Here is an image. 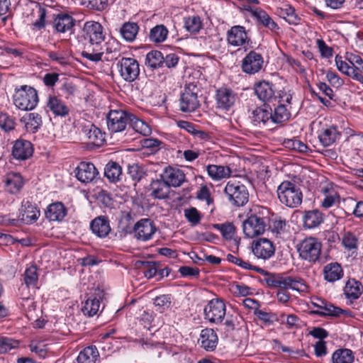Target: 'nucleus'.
Masks as SVG:
<instances>
[{"label":"nucleus","mask_w":363,"mask_h":363,"mask_svg":"<svg viewBox=\"0 0 363 363\" xmlns=\"http://www.w3.org/2000/svg\"><path fill=\"white\" fill-rule=\"evenodd\" d=\"M82 31L84 43L81 56L94 62L102 60L105 34L101 24L96 21H87L84 23Z\"/></svg>","instance_id":"f257e3e1"},{"label":"nucleus","mask_w":363,"mask_h":363,"mask_svg":"<svg viewBox=\"0 0 363 363\" xmlns=\"http://www.w3.org/2000/svg\"><path fill=\"white\" fill-rule=\"evenodd\" d=\"M270 220V211L266 207L254 206L242 223L245 235L253 238L263 234Z\"/></svg>","instance_id":"f03ea898"},{"label":"nucleus","mask_w":363,"mask_h":363,"mask_svg":"<svg viewBox=\"0 0 363 363\" xmlns=\"http://www.w3.org/2000/svg\"><path fill=\"white\" fill-rule=\"evenodd\" d=\"M268 286L280 289H292L298 292H306L308 286L304 280L297 277H290L284 274H269L264 278Z\"/></svg>","instance_id":"7ed1b4c3"},{"label":"nucleus","mask_w":363,"mask_h":363,"mask_svg":"<svg viewBox=\"0 0 363 363\" xmlns=\"http://www.w3.org/2000/svg\"><path fill=\"white\" fill-rule=\"evenodd\" d=\"M277 193L279 201L289 208H297L302 203L303 193L300 187L290 181L282 182Z\"/></svg>","instance_id":"20e7f679"},{"label":"nucleus","mask_w":363,"mask_h":363,"mask_svg":"<svg viewBox=\"0 0 363 363\" xmlns=\"http://www.w3.org/2000/svg\"><path fill=\"white\" fill-rule=\"evenodd\" d=\"M13 100L16 107L22 111L34 109L39 101L37 90L28 85L16 88Z\"/></svg>","instance_id":"39448f33"},{"label":"nucleus","mask_w":363,"mask_h":363,"mask_svg":"<svg viewBox=\"0 0 363 363\" xmlns=\"http://www.w3.org/2000/svg\"><path fill=\"white\" fill-rule=\"evenodd\" d=\"M224 193L230 203L234 206H243L248 202V190L240 182L229 181L225 185Z\"/></svg>","instance_id":"423d86ee"},{"label":"nucleus","mask_w":363,"mask_h":363,"mask_svg":"<svg viewBox=\"0 0 363 363\" xmlns=\"http://www.w3.org/2000/svg\"><path fill=\"white\" fill-rule=\"evenodd\" d=\"M297 250L302 259L314 264L320 260L322 243L315 238H306L301 242Z\"/></svg>","instance_id":"0eeeda50"},{"label":"nucleus","mask_w":363,"mask_h":363,"mask_svg":"<svg viewBox=\"0 0 363 363\" xmlns=\"http://www.w3.org/2000/svg\"><path fill=\"white\" fill-rule=\"evenodd\" d=\"M199 92V88L193 83H189L185 86L179 99L181 111L184 113L193 112L200 106L198 97Z\"/></svg>","instance_id":"6e6552de"},{"label":"nucleus","mask_w":363,"mask_h":363,"mask_svg":"<svg viewBox=\"0 0 363 363\" xmlns=\"http://www.w3.org/2000/svg\"><path fill=\"white\" fill-rule=\"evenodd\" d=\"M120 76L127 82L136 80L140 74L139 62L133 57H122L117 63Z\"/></svg>","instance_id":"1a4fd4ad"},{"label":"nucleus","mask_w":363,"mask_h":363,"mask_svg":"<svg viewBox=\"0 0 363 363\" xmlns=\"http://www.w3.org/2000/svg\"><path fill=\"white\" fill-rule=\"evenodd\" d=\"M130 113L123 110H111L106 115L107 128L111 133L125 130L128 125Z\"/></svg>","instance_id":"9d476101"},{"label":"nucleus","mask_w":363,"mask_h":363,"mask_svg":"<svg viewBox=\"0 0 363 363\" xmlns=\"http://www.w3.org/2000/svg\"><path fill=\"white\" fill-rule=\"evenodd\" d=\"M225 303L218 298L211 300L204 308L205 318L211 323H220L225 315Z\"/></svg>","instance_id":"9b49d317"},{"label":"nucleus","mask_w":363,"mask_h":363,"mask_svg":"<svg viewBox=\"0 0 363 363\" xmlns=\"http://www.w3.org/2000/svg\"><path fill=\"white\" fill-rule=\"evenodd\" d=\"M254 91L257 98L266 104L277 101V90L272 82L262 80L255 84Z\"/></svg>","instance_id":"f8f14e48"},{"label":"nucleus","mask_w":363,"mask_h":363,"mask_svg":"<svg viewBox=\"0 0 363 363\" xmlns=\"http://www.w3.org/2000/svg\"><path fill=\"white\" fill-rule=\"evenodd\" d=\"M133 231L138 240L147 241L152 239L157 231V228L151 219L143 218L135 224Z\"/></svg>","instance_id":"ddd939ff"},{"label":"nucleus","mask_w":363,"mask_h":363,"mask_svg":"<svg viewBox=\"0 0 363 363\" xmlns=\"http://www.w3.org/2000/svg\"><path fill=\"white\" fill-rule=\"evenodd\" d=\"M75 26L76 20L67 12L62 11L53 15L52 27L57 33L70 32L72 33Z\"/></svg>","instance_id":"4468645a"},{"label":"nucleus","mask_w":363,"mask_h":363,"mask_svg":"<svg viewBox=\"0 0 363 363\" xmlns=\"http://www.w3.org/2000/svg\"><path fill=\"white\" fill-rule=\"evenodd\" d=\"M264 60L261 54L251 50L242 59L241 68L243 72L248 74H255L262 68Z\"/></svg>","instance_id":"2eb2a0df"},{"label":"nucleus","mask_w":363,"mask_h":363,"mask_svg":"<svg viewBox=\"0 0 363 363\" xmlns=\"http://www.w3.org/2000/svg\"><path fill=\"white\" fill-rule=\"evenodd\" d=\"M238 99V96L233 90L227 87H220L216 90V101L218 109L228 111Z\"/></svg>","instance_id":"dca6fc26"},{"label":"nucleus","mask_w":363,"mask_h":363,"mask_svg":"<svg viewBox=\"0 0 363 363\" xmlns=\"http://www.w3.org/2000/svg\"><path fill=\"white\" fill-rule=\"evenodd\" d=\"M320 192L323 194L320 206L324 209L339 206L340 203L341 197L337 188L333 184H329L322 187Z\"/></svg>","instance_id":"f3484780"},{"label":"nucleus","mask_w":363,"mask_h":363,"mask_svg":"<svg viewBox=\"0 0 363 363\" xmlns=\"http://www.w3.org/2000/svg\"><path fill=\"white\" fill-rule=\"evenodd\" d=\"M32 143L26 140H16L12 147L11 155L16 160H26L33 155Z\"/></svg>","instance_id":"a211bd4d"},{"label":"nucleus","mask_w":363,"mask_h":363,"mask_svg":"<svg viewBox=\"0 0 363 363\" xmlns=\"http://www.w3.org/2000/svg\"><path fill=\"white\" fill-rule=\"evenodd\" d=\"M160 177L169 187L180 186L184 182L186 178L185 174L182 169L170 166L164 168Z\"/></svg>","instance_id":"6ab92c4d"},{"label":"nucleus","mask_w":363,"mask_h":363,"mask_svg":"<svg viewBox=\"0 0 363 363\" xmlns=\"http://www.w3.org/2000/svg\"><path fill=\"white\" fill-rule=\"evenodd\" d=\"M77 179L82 183L91 182L99 174L93 163L82 162L75 170Z\"/></svg>","instance_id":"aec40b11"},{"label":"nucleus","mask_w":363,"mask_h":363,"mask_svg":"<svg viewBox=\"0 0 363 363\" xmlns=\"http://www.w3.org/2000/svg\"><path fill=\"white\" fill-rule=\"evenodd\" d=\"M252 252L257 258L268 259L274 255L275 247L269 240L261 238L253 245Z\"/></svg>","instance_id":"412c9836"},{"label":"nucleus","mask_w":363,"mask_h":363,"mask_svg":"<svg viewBox=\"0 0 363 363\" xmlns=\"http://www.w3.org/2000/svg\"><path fill=\"white\" fill-rule=\"evenodd\" d=\"M92 233L99 238H106L111 231L110 220L107 216H100L90 223Z\"/></svg>","instance_id":"4be33fe9"},{"label":"nucleus","mask_w":363,"mask_h":363,"mask_svg":"<svg viewBox=\"0 0 363 363\" xmlns=\"http://www.w3.org/2000/svg\"><path fill=\"white\" fill-rule=\"evenodd\" d=\"M227 41L228 44L234 47L244 45L249 38L245 27L234 26L227 32Z\"/></svg>","instance_id":"5701e85b"},{"label":"nucleus","mask_w":363,"mask_h":363,"mask_svg":"<svg viewBox=\"0 0 363 363\" xmlns=\"http://www.w3.org/2000/svg\"><path fill=\"white\" fill-rule=\"evenodd\" d=\"M218 337L216 333L211 328L203 329L198 340L200 346L206 351H213L218 344Z\"/></svg>","instance_id":"b1692460"},{"label":"nucleus","mask_w":363,"mask_h":363,"mask_svg":"<svg viewBox=\"0 0 363 363\" xmlns=\"http://www.w3.org/2000/svg\"><path fill=\"white\" fill-rule=\"evenodd\" d=\"M252 120L255 125L259 126L272 123V108L267 104L257 107L252 113Z\"/></svg>","instance_id":"393cba45"},{"label":"nucleus","mask_w":363,"mask_h":363,"mask_svg":"<svg viewBox=\"0 0 363 363\" xmlns=\"http://www.w3.org/2000/svg\"><path fill=\"white\" fill-rule=\"evenodd\" d=\"M3 181L6 191L11 194L18 193L24 184L22 176L16 172L8 173Z\"/></svg>","instance_id":"a878e982"},{"label":"nucleus","mask_w":363,"mask_h":363,"mask_svg":"<svg viewBox=\"0 0 363 363\" xmlns=\"http://www.w3.org/2000/svg\"><path fill=\"white\" fill-rule=\"evenodd\" d=\"M83 133L88 140V143L96 147H101L105 142V133L95 126L94 124L85 125L83 128Z\"/></svg>","instance_id":"bb28decb"},{"label":"nucleus","mask_w":363,"mask_h":363,"mask_svg":"<svg viewBox=\"0 0 363 363\" xmlns=\"http://www.w3.org/2000/svg\"><path fill=\"white\" fill-rule=\"evenodd\" d=\"M47 107L55 116L65 117L69 112L66 104L56 96H49Z\"/></svg>","instance_id":"cd10ccee"},{"label":"nucleus","mask_w":363,"mask_h":363,"mask_svg":"<svg viewBox=\"0 0 363 363\" xmlns=\"http://www.w3.org/2000/svg\"><path fill=\"white\" fill-rule=\"evenodd\" d=\"M303 227L312 229L318 227L324 221V214L318 209L306 211L303 216Z\"/></svg>","instance_id":"c85d7f7f"},{"label":"nucleus","mask_w":363,"mask_h":363,"mask_svg":"<svg viewBox=\"0 0 363 363\" xmlns=\"http://www.w3.org/2000/svg\"><path fill=\"white\" fill-rule=\"evenodd\" d=\"M67 215V208L62 202L50 204L45 211V217L50 221H61Z\"/></svg>","instance_id":"c756f323"},{"label":"nucleus","mask_w":363,"mask_h":363,"mask_svg":"<svg viewBox=\"0 0 363 363\" xmlns=\"http://www.w3.org/2000/svg\"><path fill=\"white\" fill-rule=\"evenodd\" d=\"M292 107L286 105L278 104L277 107L272 110V123L281 125L288 121L291 116Z\"/></svg>","instance_id":"7c9ffc66"},{"label":"nucleus","mask_w":363,"mask_h":363,"mask_svg":"<svg viewBox=\"0 0 363 363\" xmlns=\"http://www.w3.org/2000/svg\"><path fill=\"white\" fill-rule=\"evenodd\" d=\"M20 211L21 220L26 223L35 221L40 216V211L29 201H23Z\"/></svg>","instance_id":"2f4dec72"},{"label":"nucleus","mask_w":363,"mask_h":363,"mask_svg":"<svg viewBox=\"0 0 363 363\" xmlns=\"http://www.w3.org/2000/svg\"><path fill=\"white\" fill-rule=\"evenodd\" d=\"M252 13L259 23L271 31L277 33L279 30L277 23L273 21L265 11L261 9H255L252 11Z\"/></svg>","instance_id":"473e14b6"},{"label":"nucleus","mask_w":363,"mask_h":363,"mask_svg":"<svg viewBox=\"0 0 363 363\" xmlns=\"http://www.w3.org/2000/svg\"><path fill=\"white\" fill-rule=\"evenodd\" d=\"M104 176L112 183L121 181L123 177L121 166L116 162L109 161L105 166Z\"/></svg>","instance_id":"72a5a7b5"},{"label":"nucleus","mask_w":363,"mask_h":363,"mask_svg":"<svg viewBox=\"0 0 363 363\" xmlns=\"http://www.w3.org/2000/svg\"><path fill=\"white\" fill-rule=\"evenodd\" d=\"M208 176L214 181H220L230 177L232 171L228 166L209 164L206 167Z\"/></svg>","instance_id":"f704fd0d"},{"label":"nucleus","mask_w":363,"mask_h":363,"mask_svg":"<svg viewBox=\"0 0 363 363\" xmlns=\"http://www.w3.org/2000/svg\"><path fill=\"white\" fill-rule=\"evenodd\" d=\"M362 292L363 286L362 283L354 279H349L344 287V294L347 298L351 300L357 299Z\"/></svg>","instance_id":"c9c22d12"},{"label":"nucleus","mask_w":363,"mask_h":363,"mask_svg":"<svg viewBox=\"0 0 363 363\" xmlns=\"http://www.w3.org/2000/svg\"><path fill=\"white\" fill-rule=\"evenodd\" d=\"M169 188L168 184L162 178L153 180L150 184L151 196L158 199H166L169 196Z\"/></svg>","instance_id":"e433bc0d"},{"label":"nucleus","mask_w":363,"mask_h":363,"mask_svg":"<svg viewBox=\"0 0 363 363\" xmlns=\"http://www.w3.org/2000/svg\"><path fill=\"white\" fill-rule=\"evenodd\" d=\"M324 278L330 282L340 279L343 276V270L337 262H331L325 266L323 269Z\"/></svg>","instance_id":"4c0bfd02"},{"label":"nucleus","mask_w":363,"mask_h":363,"mask_svg":"<svg viewBox=\"0 0 363 363\" xmlns=\"http://www.w3.org/2000/svg\"><path fill=\"white\" fill-rule=\"evenodd\" d=\"M99 356V354L96 347L91 345L85 347L79 352L77 361L78 363H95Z\"/></svg>","instance_id":"58836bf2"},{"label":"nucleus","mask_w":363,"mask_h":363,"mask_svg":"<svg viewBox=\"0 0 363 363\" xmlns=\"http://www.w3.org/2000/svg\"><path fill=\"white\" fill-rule=\"evenodd\" d=\"M338 135L339 133L337 128L332 125L323 129L319 134L318 139L324 147H328L335 142Z\"/></svg>","instance_id":"ea45409f"},{"label":"nucleus","mask_w":363,"mask_h":363,"mask_svg":"<svg viewBox=\"0 0 363 363\" xmlns=\"http://www.w3.org/2000/svg\"><path fill=\"white\" fill-rule=\"evenodd\" d=\"M310 313L315 314L320 317H339L341 314H347L348 311L339 307L335 306L331 303L328 302L326 305L324 306L323 308L321 309V311H311Z\"/></svg>","instance_id":"a19ab883"},{"label":"nucleus","mask_w":363,"mask_h":363,"mask_svg":"<svg viewBox=\"0 0 363 363\" xmlns=\"http://www.w3.org/2000/svg\"><path fill=\"white\" fill-rule=\"evenodd\" d=\"M145 65L151 69L162 67L164 65V56L162 52L151 50L146 55Z\"/></svg>","instance_id":"79ce46f5"},{"label":"nucleus","mask_w":363,"mask_h":363,"mask_svg":"<svg viewBox=\"0 0 363 363\" xmlns=\"http://www.w3.org/2000/svg\"><path fill=\"white\" fill-rule=\"evenodd\" d=\"M139 26L136 23H125L120 29L121 34L124 40L133 42L138 33Z\"/></svg>","instance_id":"37998d69"},{"label":"nucleus","mask_w":363,"mask_h":363,"mask_svg":"<svg viewBox=\"0 0 363 363\" xmlns=\"http://www.w3.org/2000/svg\"><path fill=\"white\" fill-rule=\"evenodd\" d=\"M128 125L135 131L143 135H148L151 133L150 126L143 121L139 119L136 116L130 113Z\"/></svg>","instance_id":"c03bdc74"},{"label":"nucleus","mask_w":363,"mask_h":363,"mask_svg":"<svg viewBox=\"0 0 363 363\" xmlns=\"http://www.w3.org/2000/svg\"><path fill=\"white\" fill-rule=\"evenodd\" d=\"M168 33L167 28L164 25H157L150 30L149 38L153 43H160L167 39Z\"/></svg>","instance_id":"a18cd8bd"},{"label":"nucleus","mask_w":363,"mask_h":363,"mask_svg":"<svg viewBox=\"0 0 363 363\" xmlns=\"http://www.w3.org/2000/svg\"><path fill=\"white\" fill-rule=\"evenodd\" d=\"M279 16L291 25H298L301 18L296 13L295 9L290 5H285L280 9Z\"/></svg>","instance_id":"49530a36"},{"label":"nucleus","mask_w":363,"mask_h":363,"mask_svg":"<svg viewBox=\"0 0 363 363\" xmlns=\"http://www.w3.org/2000/svg\"><path fill=\"white\" fill-rule=\"evenodd\" d=\"M353 361V353L352 350L349 349L337 350L332 356L333 363H352Z\"/></svg>","instance_id":"de8ad7c7"},{"label":"nucleus","mask_w":363,"mask_h":363,"mask_svg":"<svg viewBox=\"0 0 363 363\" xmlns=\"http://www.w3.org/2000/svg\"><path fill=\"white\" fill-rule=\"evenodd\" d=\"M345 58L352 65V74H355V72L363 74V60L359 55L347 52Z\"/></svg>","instance_id":"09e8293b"},{"label":"nucleus","mask_w":363,"mask_h":363,"mask_svg":"<svg viewBox=\"0 0 363 363\" xmlns=\"http://www.w3.org/2000/svg\"><path fill=\"white\" fill-rule=\"evenodd\" d=\"M184 27L190 33H197L202 28V22L199 16H187L184 18Z\"/></svg>","instance_id":"8fccbe9b"},{"label":"nucleus","mask_w":363,"mask_h":363,"mask_svg":"<svg viewBox=\"0 0 363 363\" xmlns=\"http://www.w3.org/2000/svg\"><path fill=\"white\" fill-rule=\"evenodd\" d=\"M100 307V301L96 297L87 298L82 308V311L85 315L93 316L97 313Z\"/></svg>","instance_id":"3c124183"},{"label":"nucleus","mask_w":363,"mask_h":363,"mask_svg":"<svg viewBox=\"0 0 363 363\" xmlns=\"http://www.w3.org/2000/svg\"><path fill=\"white\" fill-rule=\"evenodd\" d=\"M254 315L257 317L265 327L273 325L275 322H278L279 320L277 314L260 309L254 312Z\"/></svg>","instance_id":"603ef678"},{"label":"nucleus","mask_w":363,"mask_h":363,"mask_svg":"<svg viewBox=\"0 0 363 363\" xmlns=\"http://www.w3.org/2000/svg\"><path fill=\"white\" fill-rule=\"evenodd\" d=\"M157 263L149 261H138L137 266L143 269V274L147 279H151L157 272Z\"/></svg>","instance_id":"864d4df0"},{"label":"nucleus","mask_w":363,"mask_h":363,"mask_svg":"<svg viewBox=\"0 0 363 363\" xmlns=\"http://www.w3.org/2000/svg\"><path fill=\"white\" fill-rule=\"evenodd\" d=\"M19 347V342L12 337L0 335V354H5Z\"/></svg>","instance_id":"5fc2aeb1"},{"label":"nucleus","mask_w":363,"mask_h":363,"mask_svg":"<svg viewBox=\"0 0 363 363\" xmlns=\"http://www.w3.org/2000/svg\"><path fill=\"white\" fill-rule=\"evenodd\" d=\"M104 54L111 55V57H106L105 60H116L120 55V45L115 40H110L105 44Z\"/></svg>","instance_id":"6e6d98bb"},{"label":"nucleus","mask_w":363,"mask_h":363,"mask_svg":"<svg viewBox=\"0 0 363 363\" xmlns=\"http://www.w3.org/2000/svg\"><path fill=\"white\" fill-rule=\"evenodd\" d=\"M38 269L35 265L27 268L24 272V282L27 287L36 286L38 280Z\"/></svg>","instance_id":"4d7b16f0"},{"label":"nucleus","mask_w":363,"mask_h":363,"mask_svg":"<svg viewBox=\"0 0 363 363\" xmlns=\"http://www.w3.org/2000/svg\"><path fill=\"white\" fill-rule=\"evenodd\" d=\"M43 121L40 114L30 113L28 114V121L26 123L27 130L32 133H36L42 125Z\"/></svg>","instance_id":"13d9d810"},{"label":"nucleus","mask_w":363,"mask_h":363,"mask_svg":"<svg viewBox=\"0 0 363 363\" xmlns=\"http://www.w3.org/2000/svg\"><path fill=\"white\" fill-rule=\"evenodd\" d=\"M342 244L347 250L357 248L358 239L356 235L350 231H345L342 235Z\"/></svg>","instance_id":"bf43d9fd"},{"label":"nucleus","mask_w":363,"mask_h":363,"mask_svg":"<svg viewBox=\"0 0 363 363\" xmlns=\"http://www.w3.org/2000/svg\"><path fill=\"white\" fill-rule=\"evenodd\" d=\"M213 228L218 230L221 233L223 237L226 240L233 239L236 230L235 225L232 223L229 222L221 224H215Z\"/></svg>","instance_id":"052dcab7"},{"label":"nucleus","mask_w":363,"mask_h":363,"mask_svg":"<svg viewBox=\"0 0 363 363\" xmlns=\"http://www.w3.org/2000/svg\"><path fill=\"white\" fill-rule=\"evenodd\" d=\"M277 99H278L279 104L286 105L288 107L291 106L293 108L294 101L293 96L294 91L290 89L283 88L281 90L277 91Z\"/></svg>","instance_id":"680f3d73"},{"label":"nucleus","mask_w":363,"mask_h":363,"mask_svg":"<svg viewBox=\"0 0 363 363\" xmlns=\"http://www.w3.org/2000/svg\"><path fill=\"white\" fill-rule=\"evenodd\" d=\"M154 305L157 308L160 313L164 312L169 308L172 303V297L169 294H163L154 298Z\"/></svg>","instance_id":"e2e57ef3"},{"label":"nucleus","mask_w":363,"mask_h":363,"mask_svg":"<svg viewBox=\"0 0 363 363\" xmlns=\"http://www.w3.org/2000/svg\"><path fill=\"white\" fill-rule=\"evenodd\" d=\"M81 5L89 10L103 11L108 6V0H81Z\"/></svg>","instance_id":"0e129e2a"},{"label":"nucleus","mask_w":363,"mask_h":363,"mask_svg":"<svg viewBox=\"0 0 363 363\" xmlns=\"http://www.w3.org/2000/svg\"><path fill=\"white\" fill-rule=\"evenodd\" d=\"M284 144L286 147L301 153L306 152L309 149L306 144L296 139L285 140Z\"/></svg>","instance_id":"69168bd1"},{"label":"nucleus","mask_w":363,"mask_h":363,"mask_svg":"<svg viewBox=\"0 0 363 363\" xmlns=\"http://www.w3.org/2000/svg\"><path fill=\"white\" fill-rule=\"evenodd\" d=\"M267 225H269L272 233L278 237L285 232L286 222L285 219L279 218V219L272 220V223H270L269 220Z\"/></svg>","instance_id":"338daca9"},{"label":"nucleus","mask_w":363,"mask_h":363,"mask_svg":"<svg viewBox=\"0 0 363 363\" xmlns=\"http://www.w3.org/2000/svg\"><path fill=\"white\" fill-rule=\"evenodd\" d=\"M16 125L14 118L8 113L0 111V128L5 131L14 129Z\"/></svg>","instance_id":"774afa93"}]
</instances>
